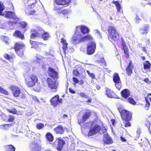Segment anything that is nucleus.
Instances as JSON below:
<instances>
[{
    "label": "nucleus",
    "mask_w": 151,
    "mask_h": 151,
    "mask_svg": "<svg viewBox=\"0 0 151 151\" xmlns=\"http://www.w3.org/2000/svg\"><path fill=\"white\" fill-rule=\"evenodd\" d=\"M31 67L29 65L25 66L24 69L25 72L23 74L24 80L27 86L29 87H32L34 86L37 81V78L36 76L31 75L29 71L30 70Z\"/></svg>",
    "instance_id": "obj_1"
},
{
    "label": "nucleus",
    "mask_w": 151,
    "mask_h": 151,
    "mask_svg": "<svg viewBox=\"0 0 151 151\" xmlns=\"http://www.w3.org/2000/svg\"><path fill=\"white\" fill-rule=\"evenodd\" d=\"M108 38L112 42L115 43L119 40V35L115 28L109 26L108 28Z\"/></svg>",
    "instance_id": "obj_2"
},
{
    "label": "nucleus",
    "mask_w": 151,
    "mask_h": 151,
    "mask_svg": "<svg viewBox=\"0 0 151 151\" xmlns=\"http://www.w3.org/2000/svg\"><path fill=\"white\" fill-rule=\"evenodd\" d=\"M42 35V38L44 40H47L50 37L49 34L47 32H45L42 29L41 30H39L36 32H35L32 34L30 37L31 39L34 38L36 37Z\"/></svg>",
    "instance_id": "obj_3"
},
{
    "label": "nucleus",
    "mask_w": 151,
    "mask_h": 151,
    "mask_svg": "<svg viewBox=\"0 0 151 151\" xmlns=\"http://www.w3.org/2000/svg\"><path fill=\"white\" fill-rule=\"evenodd\" d=\"M123 121H130L132 118V114L131 112L126 110L119 111Z\"/></svg>",
    "instance_id": "obj_4"
},
{
    "label": "nucleus",
    "mask_w": 151,
    "mask_h": 151,
    "mask_svg": "<svg viewBox=\"0 0 151 151\" xmlns=\"http://www.w3.org/2000/svg\"><path fill=\"white\" fill-rule=\"evenodd\" d=\"M48 86L52 90H54L53 91L55 92L57 91L58 83L54 79L48 78L47 80Z\"/></svg>",
    "instance_id": "obj_5"
},
{
    "label": "nucleus",
    "mask_w": 151,
    "mask_h": 151,
    "mask_svg": "<svg viewBox=\"0 0 151 151\" xmlns=\"http://www.w3.org/2000/svg\"><path fill=\"white\" fill-rule=\"evenodd\" d=\"M2 15H4L5 17L7 18H11L10 21H12L14 22H17V23L19 22V19L15 15L14 12L10 11H6Z\"/></svg>",
    "instance_id": "obj_6"
},
{
    "label": "nucleus",
    "mask_w": 151,
    "mask_h": 151,
    "mask_svg": "<svg viewBox=\"0 0 151 151\" xmlns=\"http://www.w3.org/2000/svg\"><path fill=\"white\" fill-rule=\"evenodd\" d=\"M96 48V43L93 42H90L88 44L87 52L88 55H92L95 52Z\"/></svg>",
    "instance_id": "obj_7"
},
{
    "label": "nucleus",
    "mask_w": 151,
    "mask_h": 151,
    "mask_svg": "<svg viewBox=\"0 0 151 151\" xmlns=\"http://www.w3.org/2000/svg\"><path fill=\"white\" fill-rule=\"evenodd\" d=\"M63 99H59V96L58 95H56L53 97L50 100V102L52 105L54 107L56 106L57 105H59L62 103Z\"/></svg>",
    "instance_id": "obj_8"
},
{
    "label": "nucleus",
    "mask_w": 151,
    "mask_h": 151,
    "mask_svg": "<svg viewBox=\"0 0 151 151\" xmlns=\"http://www.w3.org/2000/svg\"><path fill=\"white\" fill-rule=\"evenodd\" d=\"M80 36L81 35L76 31L75 34L71 38V42L74 45H76L81 42V37H80Z\"/></svg>",
    "instance_id": "obj_9"
},
{
    "label": "nucleus",
    "mask_w": 151,
    "mask_h": 151,
    "mask_svg": "<svg viewBox=\"0 0 151 151\" xmlns=\"http://www.w3.org/2000/svg\"><path fill=\"white\" fill-rule=\"evenodd\" d=\"M101 127L98 125H96L91 127L88 133V136L93 135L100 131L101 129Z\"/></svg>",
    "instance_id": "obj_10"
},
{
    "label": "nucleus",
    "mask_w": 151,
    "mask_h": 151,
    "mask_svg": "<svg viewBox=\"0 0 151 151\" xmlns=\"http://www.w3.org/2000/svg\"><path fill=\"white\" fill-rule=\"evenodd\" d=\"M80 30L81 32L84 34L88 33L89 31V29L85 26H79L76 27V31L81 35Z\"/></svg>",
    "instance_id": "obj_11"
},
{
    "label": "nucleus",
    "mask_w": 151,
    "mask_h": 151,
    "mask_svg": "<svg viewBox=\"0 0 151 151\" xmlns=\"http://www.w3.org/2000/svg\"><path fill=\"white\" fill-rule=\"evenodd\" d=\"M54 11L58 14H62L64 15H66L70 14V11L68 10H63L58 6H55L54 8Z\"/></svg>",
    "instance_id": "obj_12"
},
{
    "label": "nucleus",
    "mask_w": 151,
    "mask_h": 151,
    "mask_svg": "<svg viewBox=\"0 0 151 151\" xmlns=\"http://www.w3.org/2000/svg\"><path fill=\"white\" fill-rule=\"evenodd\" d=\"M30 151H40L41 146L38 143L35 142H32L29 145Z\"/></svg>",
    "instance_id": "obj_13"
},
{
    "label": "nucleus",
    "mask_w": 151,
    "mask_h": 151,
    "mask_svg": "<svg viewBox=\"0 0 151 151\" xmlns=\"http://www.w3.org/2000/svg\"><path fill=\"white\" fill-rule=\"evenodd\" d=\"M134 66L131 60L129 61V63L126 68L127 74L128 76H130L132 73Z\"/></svg>",
    "instance_id": "obj_14"
},
{
    "label": "nucleus",
    "mask_w": 151,
    "mask_h": 151,
    "mask_svg": "<svg viewBox=\"0 0 151 151\" xmlns=\"http://www.w3.org/2000/svg\"><path fill=\"white\" fill-rule=\"evenodd\" d=\"M65 143L64 140L57 139L55 142L54 145H57L56 149L58 150H60L63 145Z\"/></svg>",
    "instance_id": "obj_15"
},
{
    "label": "nucleus",
    "mask_w": 151,
    "mask_h": 151,
    "mask_svg": "<svg viewBox=\"0 0 151 151\" xmlns=\"http://www.w3.org/2000/svg\"><path fill=\"white\" fill-rule=\"evenodd\" d=\"M122 45L123 47L122 50H124V52L125 54V57L128 58L129 57V50L127 45H126V42L122 38Z\"/></svg>",
    "instance_id": "obj_16"
},
{
    "label": "nucleus",
    "mask_w": 151,
    "mask_h": 151,
    "mask_svg": "<svg viewBox=\"0 0 151 151\" xmlns=\"http://www.w3.org/2000/svg\"><path fill=\"white\" fill-rule=\"evenodd\" d=\"M104 143L108 144H111L113 142V140L108 135L106 129H104Z\"/></svg>",
    "instance_id": "obj_17"
},
{
    "label": "nucleus",
    "mask_w": 151,
    "mask_h": 151,
    "mask_svg": "<svg viewBox=\"0 0 151 151\" xmlns=\"http://www.w3.org/2000/svg\"><path fill=\"white\" fill-rule=\"evenodd\" d=\"M11 90L12 91L13 95L16 97H18L20 93V90L17 86H13L11 87Z\"/></svg>",
    "instance_id": "obj_18"
},
{
    "label": "nucleus",
    "mask_w": 151,
    "mask_h": 151,
    "mask_svg": "<svg viewBox=\"0 0 151 151\" xmlns=\"http://www.w3.org/2000/svg\"><path fill=\"white\" fill-rule=\"evenodd\" d=\"M49 76L53 78H58V73L56 72L55 70L52 69V68L50 67L49 68L48 71Z\"/></svg>",
    "instance_id": "obj_19"
},
{
    "label": "nucleus",
    "mask_w": 151,
    "mask_h": 151,
    "mask_svg": "<svg viewBox=\"0 0 151 151\" xmlns=\"http://www.w3.org/2000/svg\"><path fill=\"white\" fill-rule=\"evenodd\" d=\"M151 96V93H148L147 94L146 96L145 97V99L146 102L145 107L146 110H148L150 105V103L148 99H149L151 103V97L149 96Z\"/></svg>",
    "instance_id": "obj_20"
},
{
    "label": "nucleus",
    "mask_w": 151,
    "mask_h": 151,
    "mask_svg": "<svg viewBox=\"0 0 151 151\" xmlns=\"http://www.w3.org/2000/svg\"><path fill=\"white\" fill-rule=\"evenodd\" d=\"M121 94L122 98L126 99L130 96V92L128 89L126 88L121 92Z\"/></svg>",
    "instance_id": "obj_21"
},
{
    "label": "nucleus",
    "mask_w": 151,
    "mask_h": 151,
    "mask_svg": "<svg viewBox=\"0 0 151 151\" xmlns=\"http://www.w3.org/2000/svg\"><path fill=\"white\" fill-rule=\"evenodd\" d=\"M17 23V22H14L12 21H10L9 22H8V23H5L4 24H0V27L2 29L7 28H8V26H7V25H9V27L10 25L16 24Z\"/></svg>",
    "instance_id": "obj_22"
},
{
    "label": "nucleus",
    "mask_w": 151,
    "mask_h": 151,
    "mask_svg": "<svg viewBox=\"0 0 151 151\" xmlns=\"http://www.w3.org/2000/svg\"><path fill=\"white\" fill-rule=\"evenodd\" d=\"M54 131L57 134H62L64 132V130L63 127L61 125H58V126L54 129Z\"/></svg>",
    "instance_id": "obj_23"
},
{
    "label": "nucleus",
    "mask_w": 151,
    "mask_h": 151,
    "mask_svg": "<svg viewBox=\"0 0 151 151\" xmlns=\"http://www.w3.org/2000/svg\"><path fill=\"white\" fill-rule=\"evenodd\" d=\"M106 95L109 98H113L114 97L115 93L113 91L109 88H106Z\"/></svg>",
    "instance_id": "obj_24"
},
{
    "label": "nucleus",
    "mask_w": 151,
    "mask_h": 151,
    "mask_svg": "<svg viewBox=\"0 0 151 151\" xmlns=\"http://www.w3.org/2000/svg\"><path fill=\"white\" fill-rule=\"evenodd\" d=\"M24 47V45L22 43L17 42L15 44L14 49L16 52L23 50Z\"/></svg>",
    "instance_id": "obj_25"
},
{
    "label": "nucleus",
    "mask_w": 151,
    "mask_h": 151,
    "mask_svg": "<svg viewBox=\"0 0 151 151\" xmlns=\"http://www.w3.org/2000/svg\"><path fill=\"white\" fill-rule=\"evenodd\" d=\"M113 80L114 83H121L120 78L118 73H115L113 75Z\"/></svg>",
    "instance_id": "obj_26"
},
{
    "label": "nucleus",
    "mask_w": 151,
    "mask_h": 151,
    "mask_svg": "<svg viewBox=\"0 0 151 151\" xmlns=\"http://www.w3.org/2000/svg\"><path fill=\"white\" fill-rule=\"evenodd\" d=\"M61 42L63 45L62 48L64 52L65 53H66V50L68 48L67 45L68 43L66 42V40L63 38H62L61 39Z\"/></svg>",
    "instance_id": "obj_27"
},
{
    "label": "nucleus",
    "mask_w": 151,
    "mask_h": 151,
    "mask_svg": "<svg viewBox=\"0 0 151 151\" xmlns=\"http://www.w3.org/2000/svg\"><path fill=\"white\" fill-rule=\"evenodd\" d=\"M70 0H55V2L59 5H64L70 3Z\"/></svg>",
    "instance_id": "obj_28"
},
{
    "label": "nucleus",
    "mask_w": 151,
    "mask_h": 151,
    "mask_svg": "<svg viewBox=\"0 0 151 151\" xmlns=\"http://www.w3.org/2000/svg\"><path fill=\"white\" fill-rule=\"evenodd\" d=\"M90 113L89 112H86L83 116L82 120L81 121L78 120L79 123L81 124L83 123L86 120L88 119L90 116Z\"/></svg>",
    "instance_id": "obj_29"
},
{
    "label": "nucleus",
    "mask_w": 151,
    "mask_h": 151,
    "mask_svg": "<svg viewBox=\"0 0 151 151\" xmlns=\"http://www.w3.org/2000/svg\"><path fill=\"white\" fill-rule=\"evenodd\" d=\"M143 68L145 70H150L151 68V64L148 60L145 61L143 63Z\"/></svg>",
    "instance_id": "obj_30"
},
{
    "label": "nucleus",
    "mask_w": 151,
    "mask_h": 151,
    "mask_svg": "<svg viewBox=\"0 0 151 151\" xmlns=\"http://www.w3.org/2000/svg\"><path fill=\"white\" fill-rule=\"evenodd\" d=\"M4 151H15V148L12 145H8L4 147Z\"/></svg>",
    "instance_id": "obj_31"
},
{
    "label": "nucleus",
    "mask_w": 151,
    "mask_h": 151,
    "mask_svg": "<svg viewBox=\"0 0 151 151\" xmlns=\"http://www.w3.org/2000/svg\"><path fill=\"white\" fill-rule=\"evenodd\" d=\"M93 38L90 35L81 37V42L85 41L91 40H92Z\"/></svg>",
    "instance_id": "obj_32"
},
{
    "label": "nucleus",
    "mask_w": 151,
    "mask_h": 151,
    "mask_svg": "<svg viewBox=\"0 0 151 151\" xmlns=\"http://www.w3.org/2000/svg\"><path fill=\"white\" fill-rule=\"evenodd\" d=\"M30 43L31 45L32 48H34L35 49L37 48L38 47L39 45L42 44L41 42H36L35 41H30Z\"/></svg>",
    "instance_id": "obj_33"
},
{
    "label": "nucleus",
    "mask_w": 151,
    "mask_h": 151,
    "mask_svg": "<svg viewBox=\"0 0 151 151\" xmlns=\"http://www.w3.org/2000/svg\"><path fill=\"white\" fill-rule=\"evenodd\" d=\"M14 36H17L19 38L22 39H24V35L22 34L20 31H15L13 34Z\"/></svg>",
    "instance_id": "obj_34"
},
{
    "label": "nucleus",
    "mask_w": 151,
    "mask_h": 151,
    "mask_svg": "<svg viewBox=\"0 0 151 151\" xmlns=\"http://www.w3.org/2000/svg\"><path fill=\"white\" fill-rule=\"evenodd\" d=\"M4 56L5 58L9 60L10 62L12 63L13 61V58L14 56L13 55H11L6 53L4 55Z\"/></svg>",
    "instance_id": "obj_35"
},
{
    "label": "nucleus",
    "mask_w": 151,
    "mask_h": 151,
    "mask_svg": "<svg viewBox=\"0 0 151 151\" xmlns=\"http://www.w3.org/2000/svg\"><path fill=\"white\" fill-rule=\"evenodd\" d=\"M113 3L115 5L117 11L119 12H120L121 9V5L118 1H113Z\"/></svg>",
    "instance_id": "obj_36"
},
{
    "label": "nucleus",
    "mask_w": 151,
    "mask_h": 151,
    "mask_svg": "<svg viewBox=\"0 0 151 151\" xmlns=\"http://www.w3.org/2000/svg\"><path fill=\"white\" fill-rule=\"evenodd\" d=\"M128 102L132 105L135 106L137 104L136 102L132 97H128L127 99Z\"/></svg>",
    "instance_id": "obj_37"
},
{
    "label": "nucleus",
    "mask_w": 151,
    "mask_h": 151,
    "mask_svg": "<svg viewBox=\"0 0 151 151\" xmlns=\"http://www.w3.org/2000/svg\"><path fill=\"white\" fill-rule=\"evenodd\" d=\"M149 27L147 25H145L144 28H140V30L142 32V34H146L148 32Z\"/></svg>",
    "instance_id": "obj_38"
},
{
    "label": "nucleus",
    "mask_w": 151,
    "mask_h": 151,
    "mask_svg": "<svg viewBox=\"0 0 151 151\" xmlns=\"http://www.w3.org/2000/svg\"><path fill=\"white\" fill-rule=\"evenodd\" d=\"M46 137L47 140L51 142L53 141V136L50 133L48 132L47 133Z\"/></svg>",
    "instance_id": "obj_39"
},
{
    "label": "nucleus",
    "mask_w": 151,
    "mask_h": 151,
    "mask_svg": "<svg viewBox=\"0 0 151 151\" xmlns=\"http://www.w3.org/2000/svg\"><path fill=\"white\" fill-rule=\"evenodd\" d=\"M1 39L7 45L9 44V40L8 37L6 36H2L1 37Z\"/></svg>",
    "instance_id": "obj_40"
},
{
    "label": "nucleus",
    "mask_w": 151,
    "mask_h": 151,
    "mask_svg": "<svg viewBox=\"0 0 151 151\" xmlns=\"http://www.w3.org/2000/svg\"><path fill=\"white\" fill-rule=\"evenodd\" d=\"M4 7L3 5V3L0 2V15H2V11L4 9Z\"/></svg>",
    "instance_id": "obj_41"
},
{
    "label": "nucleus",
    "mask_w": 151,
    "mask_h": 151,
    "mask_svg": "<svg viewBox=\"0 0 151 151\" xmlns=\"http://www.w3.org/2000/svg\"><path fill=\"white\" fill-rule=\"evenodd\" d=\"M0 93H3L6 95H7L9 93L6 90L1 87L0 86Z\"/></svg>",
    "instance_id": "obj_42"
},
{
    "label": "nucleus",
    "mask_w": 151,
    "mask_h": 151,
    "mask_svg": "<svg viewBox=\"0 0 151 151\" xmlns=\"http://www.w3.org/2000/svg\"><path fill=\"white\" fill-rule=\"evenodd\" d=\"M35 58L36 59V62L39 63L40 60L42 58V56L39 54H37Z\"/></svg>",
    "instance_id": "obj_43"
},
{
    "label": "nucleus",
    "mask_w": 151,
    "mask_h": 151,
    "mask_svg": "<svg viewBox=\"0 0 151 151\" xmlns=\"http://www.w3.org/2000/svg\"><path fill=\"white\" fill-rule=\"evenodd\" d=\"M44 127V124L42 123H39L36 125V127L38 129H40L43 128Z\"/></svg>",
    "instance_id": "obj_44"
},
{
    "label": "nucleus",
    "mask_w": 151,
    "mask_h": 151,
    "mask_svg": "<svg viewBox=\"0 0 151 151\" xmlns=\"http://www.w3.org/2000/svg\"><path fill=\"white\" fill-rule=\"evenodd\" d=\"M10 126H11V125H10V124H5L1 125L0 126V127L1 129H6L9 128V127H10Z\"/></svg>",
    "instance_id": "obj_45"
},
{
    "label": "nucleus",
    "mask_w": 151,
    "mask_h": 151,
    "mask_svg": "<svg viewBox=\"0 0 151 151\" xmlns=\"http://www.w3.org/2000/svg\"><path fill=\"white\" fill-rule=\"evenodd\" d=\"M125 127H130L131 124L129 121H123Z\"/></svg>",
    "instance_id": "obj_46"
},
{
    "label": "nucleus",
    "mask_w": 151,
    "mask_h": 151,
    "mask_svg": "<svg viewBox=\"0 0 151 151\" xmlns=\"http://www.w3.org/2000/svg\"><path fill=\"white\" fill-rule=\"evenodd\" d=\"M8 111L9 112L15 114H17V111L16 109L13 108L11 109H7Z\"/></svg>",
    "instance_id": "obj_47"
},
{
    "label": "nucleus",
    "mask_w": 151,
    "mask_h": 151,
    "mask_svg": "<svg viewBox=\"0 0 151 151\" xmlns=\"http://www.w3.org/2000/svg\"><path fill=\"white\" fill-rule=\"evenodd\" d=\"M145 125L149 129L150 127L151 124L148 120H146L145 123Z\"/></svg>",
    "instance_id": "obj_48"
},
{
    "label": "nucleus",
    "mask_w": 151,
    "mask_h": 151,
    "mask_svg": "<svg viewBox=\"0 0 151 151\" xmlns=\"http://www.w3.org/2000/svg\"><path fill=\"white\" fill-rule=\"evenodd\" d=\"M18 21H19V22H19L20 23V25H21V27H22L23 28H25L27 25V23L24 22H19V19Z\"/></svg>",
    "instance_id": "obj_49"
},
{
    "label": "nucleus",
    "mask_w": 151,
    "mask_h": 151,
    "mask_svg": "<svg viewBox=\"0 0 151 151\" xmlns=\"http://www.w3.org/2000/svg\"><path fill=\"white\" fill-rule=\"evenodd\" d=\"M115 86L116 87V88L119 90H120L122 87L121 83H115Z\"/></svg>",
    "instance_id": "obj_50"
},
{
    "label": "nucleus",
    "mask_w": 151,
    "mask_h": 151,
    "mask_svg": "<svg viewBox=\"0 0 151 151\" xmlns=\"http://www.w3.org/2000/svg\"><path fill=\"white\" fill-rule=\"evenodd\" d=\"M20 56H22L23 55V49L22 50H20L19 51H18L16 52Z\"/></svg>",
    "instance_id": "obj_51"
},
{
    "label": "nucleus",
    "mask_w": 151,
    "mask_h": 151,
    "mask_svg": "<svg viewBox=\"0 0 151 151\" xmlns=\"http://www.w3.org/2000/svg\"><path fill=\"white\" fill-rule=\"evenodd\" d=\"M79 95L81 97L85 98H88V96H87L86 94H84V93L81 92L80 93H78Z\"/></svg>",
    "instance_id": "obj_52"
},
{
    "label": "nucleus",
    "mask_w": 151,
    "mask_h": 151,
    "mask_svg": "<svg viewBox=\"0 0 151 151\" xmlns=\"http://www.w3.org/2000/svg\"><path fill=\"white\" fill-rule=\"evenodd\" d=\"M87 72L89 76L91 77L93 79L95 78V75L93 73H90V72L88 70L87 71Z\"/></svg>",
    "instance_id": "obj_53"
},
{
    "label": "nucleus",
    "mask_w": 151,
    "mask_h": 151,
    "mask_svg": "<svg viewBox=\"0 0 151 151\" xmlns=\"http://www.w3.org/2000/svg\"><path fill=\"white\" fill-rule=\"evenodd\" d=\"M104 59L101 58L100 60H98L97 61V63L99 64H100L101 65H103L104 63Z\"/></svg>",
    "instance_id": "obj_54"
},
{
    "label": "nucleus",
    "mask_w": 151,
    "mask_h": 151,
    "mask_svg": "<svg viewBox=\"0 0 151 151\" xmlns=\"http://www.w3.org/2000/svg\"><path fill=\"white\" fill-rule=\"evenodd\" d=\"M37 86H38V87L37 88H35V90L37 92H39L41 90V87H40V85L39 83L37 84Z\"/></svg>",
    "instance_id": "obj_55"
},
{
    "label": "nucleus",
    "mask_w": 151,
    "mask_h": 151,
    "mask_svg": "<svg viewBox=\"0 0 151 151\" xmlns=\"http://www.w3.org/2000/svg\"><path fill=\"white\" fill-rule=\"evenodd\" d=\"M73 74L76 76H78L80 74V73L77 69L74 70L73 71Z\"/></svg>",
    "instance_id": "obj_56"
},
{
    "label": "nucleus",
    "mask_w": 151,
    "mask_h": 151,
    "mask_svg": "<svg viewBox=\"0 0 151 151\" xmlns=\"http://www.w3.org/2000/svg\"><path fill=\"white\" fill-rule=\"evenodd\" d=\"M143 81L146 83H148V84H151V81H149V79L147 78H145Z\"/></svg>",
    "instance_id": "obj_57"
},
{
    "label": "nucleus",
    "mask_w": 151,
    "mask_h": 151,
    "mask_svg": "<svg viewBox=\"0 0 151 151\" xmlns=\"http://www.w3.org/2000/svg\"><path fill=\"white\" fill-rule=\"evenodd\" d=\"M94 31L95 33L97 34L98 35H99L98 37L99 39H101L102 38L101 36L100 35V32L99 31L97 30H95Z\"/></svg>",
    "instance_id": "obj_58"
},
{
    "label": "nucleus",
    "mask_w": 151,
    "mask_h": 151,
    "mask_svg": "<svg viewBox=\"0 0 151 151\" xmlns=\"http://www.w3.org/2000/svg\"><path fill=\"white\" fill-rule=\"evenodd\" d=\"M9 118L8 120V121L10 122H13L14 119V117L12 116L9 115Z\"/></svg>",
    "instance_id": "obj_59"
},
{
    "label": "nucleus",
    "mask_w": 151,
    "mask_h": 151,
    "mask_svg": "<svg viewBox=\"0 0 151 151\" xmlns=\"http://www.w3.org/2000/svg\"><path fill=\"white\" fill-rule=\"evenodd\" d=\"M25 12L27 14L29 15L33 14L35 13V12L34 11H30L29 12H28L27 10H25Z\"/></svg>",
    "instance_id": "obj_60"
},
{
    "label": "nucleus",
    "mask_w": 151,
    "mask_h": 151,
    "mask_svg": "<svg viewBox=\"0 0 151 151\" xmlns=\"http://www.w3.org/2000/svg\"><path fill=\"white\" fill-rule=\"evenodd\" d=\"M20 98L23 99L24 100H27V99L24 94H21L20 96Z\"/></svg>",
    "instance_id": "obj_61"
},
{
    "label": "nucleus",
    "mask_w": 151,
    "mask_h": 151,
    "mask_svg": "<svg viewBox=\"0 0 151 151\" xmlns=\"http://www.w3.org/2000/svg\"><path fill=\"white\" fill-rule=\"evenodd\" d=\"M70 148L72 150H74L75 148V144L74 143L72 144L70 147Z\"/></svg>",
    "instance_id": "obj_62"
},
{
    "label": "nucleus",
    "mask_w": 151,
    "mask_h": 151,
    "mask_svg": "<svg viewBox=\"0 0 151 151\" xmlns=\"http://www.w3.org/2000/svg\"><path fill=\"white\" fill-rule=\"evenodd\" d=\"M111 122L112 123V125L113 126H115L116 125V120L115 119H111Z\"/></svg>",
    "instance_id": "obj_63"
},
{
    "label": "nucleus",
    "mask_w": 151,
    "mask_h": 151,
    "mask_svg": "<svg viewBox=\"0 0 151 151\" xmlns=\"http://www.w3.org/2000/svg\"><path fill=\"white\" fill-rule=\"evenodd\" d=\"M73 80L76 84L78 83L79 82V80L77 78L74 77L73 78Z\"/></svg>",
    "instance_id": "obj_64"
}]
</instances>
